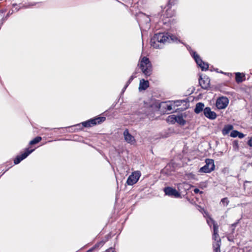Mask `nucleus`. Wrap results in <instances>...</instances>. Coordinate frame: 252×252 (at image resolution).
<instances>
[{"label":"nucleus","mask_w":252,"mask_h":252,"mask_svg":"<svg viewBox=\"0 0 252 252\" xmlns=\"http://www.w3.org/2000/svg\"><path fill=\"white\" fill-rule=\"evenodd\" d=\"M183 101L182 100H176L174 101H172L174 108L176 109V107L180 106L181 104L183 103Z\"/></svg>","instance_id":"nucleus-23"},{"label":"nucleus","mask_w":252,"mask_h":252,"mask_svg":"<svg viewBox=\"0 0 252 252\" xmlns=\"http://www.w3.org/2000/svg\"><path fill=\"white\" fill-rule=\"evenodd\" d=\"M210 221L212 222L213 225L214 233L213 235V239L215 241H217L218 240L220 239L218 234L219 226L218 224L212 218H209L207 220V222L208 225H210Z\"/></svg>","instance_id":"nucleus-8"},{"label":"nucleus","mask_w":252,"mask_h":252,"mask_svg":"<svg viewBox=\"0 0 252 252\" xmlns=\"http://www.w3.org/2000/svg\"><path fill=\"white\" fill-rule=\"evenodd\" d=\"M134 77H135V76L133 75H131L129 77L128 80L127 81V82L126 83V84L124 87L125 89H126V88L127 87V86L129 85V84L131 83V82L133 80V79H134Z\"/></svg>","instance_id":"nucleus-26"},{"label":"nucleus","mask_w":252,"mask_h":252,"mask_svg":"<svg viewBox=\"0 0 252 252\" xmlns=\"http://www.w3.org/2000/svg\"><path fill=\"white\" fill-rule=\"evenodd\" d=\"M227 239H228V240L229 241H233V238H232V237L231 236H228Z\"/></svg>","instance_id":"nucleus-39"},{"label":"nucleus","mask_w":252,"mask_h":252,"mask_svg":"<svg viewBox=\"0 0 252 252\" xmlns=\"http://www.w3.org/2000/svg\"><path fill=\"white\" fill-rule=\"evenodd\" d=\"M229 100L226 97L221 96L217 99L216 105L219 109H223L227 106Z\"/></svg>","instance_id":"nucleus-7"},{"label":"nucleus","mask_w":252,"mask_h":252,"mask_svg":"<svg viewBox=\"0 0 252 252\" xmlns=\"http://www.w3.org/2000/svg\"><path fill=\"white\" fill-rule=\"evenodd\" d=\"M140 22H144L146 24H149L151 21L150 18L144 14H142L139 17Z\"/></svg>","instance_id":"nucleus-17"},{"label":"nucleus","mask_w":252,"mask_h":252,"mask_svg":"<svg viewBox=\"0 0 252 252\" xmlns=\"http://www.w3.org/2000/svg\"><path fill=\"white\" fill-rule=\"evenodd\" d=\"M170 11V10H169V9H167V10H166V13H167V14H166V15H167V19H165V20H164L163 19H162V23H163V24H166L167 22H169V21H170V20L168 19V17H171V15H168V13H169V12Z\"/></svg>","instance_id":"nucleus-27"},{"label":"nucleus","mask_w":252,"mask_h":252,"mask_svg":"<svg viewBox=\"0 0 252 252\" xmlns=\"http://www.w3.org/2000/svg\"><path fill=\"white\" fill-rule=\"evenodd\" d=\"M214 248V252H220V248L216 249V248Z\"/></svg>","instance_id":"nucleus-38"},{"label":"nucleus","mask_w":252,"mask_h":252,"mask_svg":"<svg viewBox=\"0 0 252 252\" xmlns=\"http://www.w3.org/2000/svg\"><path fill=\"white\" fill-rule=\"evenodd\" d=\"M149 82L148 81H145L144 79H142L140 81L139 90H145L149 87Z\"/></svg>","instance_id":"nucleus-15"},{"label":"nucleus","mask_w":252,"mask_h":252,"mask_svg":"<svg viewBox=\"0 0 252 252\" xmlns=\"http://www.w3.org/2000/svg\"><path fill=\"white\" fill-rule=\"evenodd\" d=\"M106 240L105 241H101L98 243H97V244H96L95 245V246H94L95 248H98L99 247V246H103L106 242Z\"/></svg>","instance_id":"nucleus-29"},{"label":"nucleus","mask_w":252,"mask_h":252,"mask_svg":"<svg viewBox=\"0 0 252 252\" xmlns=\"http://www.w3.org/2000/svg\"><path fill=\"white\" fill-rule=\"evenodd\" d=\"M176 116L175 115L169 116L167 118V122L171 124H175L176 123Z\"/></svg>","instance_id":"nucleus-20"},{"label":"nucleus","mask_w":252,"mask_h":252,"mask_svg":"<svg viewBox=\"0 0 252 252\" xmlns=\"http://www.w3.org/2000/svg\"><path fill=\"white\" fill-rule=\"evenodd\" d=\"M193 191H194V192L195 193H198V192H200V193H202V191H200L199 189H197V188L195 189H194V190H193Z\"/></svg>","instance_id":"nucleus-37"},{"label":"nucleus","mask_w":252,"mask_h":252,"mask_svg":"<svg viewBox=\"0 0 252 252\" xmlns=\"http://www.w3.org/2000/svg\"><path fill=\"white\" fill-rule=\"evenodd\" d=\"M124 136L125 140L128 143L133 144L134 143L135 140L134 137L129 133L127 129H126L124 131Z\"/></svg>","instance_id":"nucleus-13"},{"label":"nucleus","mask_w":252,"mask_h":252,"mask_svg":"<svg viewBox=\"0 0 252 252\" xmlns=\"http://www.w3.org/2000/svg\"><path fill=\"white\" fill-rule=\"evenodd\" d=\"M105 252H114L113 248L111 247L106 250Z\"/></svg>","instance_id":"nucleus-36"},{"label":"nucleus","mask_w":252,"mask_h":252,"mask_svg":"<svg viewBox=\"0 0 252 252\" xmlns=\"http://www.w3.org/2000/svg\"><path fill=\"white\" fill-rule=\"evenodd\" d=\"M140 67L142 72L147 76H150L152 71V64L146 57L142 58L140 61Z\"/></svg>","instance_id":"nucleus-2"},{"label":"nucleus","mask_w":252,"mask_h":252,"mask_svg":"<svg viewBox=\"0 0 252 252\" xmlns=\"http://www.w3.org/2000/svg\"><path fill=\"white\" fill-rule=\"evenodd\" d=\"M233 146L235 150L238 149L239 148V144L237 141L235 140L233 143Z\"/></svg>","instance_id":"nucleus-30"},{"label":"nucleus","mask_w":252,"mask_h":252,"mask_svg":"<svg viewBox=\"0 0 252 252\" xmlns=\"http://www.w3.org/2000/svg\"><path fill=\"white\" fill-rule=\"evenodd\" d=\"M238 131L236 130H234L231 131L230 133V136L232 137H236L238 136Z\"/></svg>","instance_id":"nucleus-28"},{"label":"nucleus","mask_w":252,"mask_h":252,"mask_svg":"<svg viewBox=\"0 0 252 252\" xmlns=\"http://www.w3.org/2000/svg\"><path fill=\"white\" fill-rule=\"evenodd\" d=\"M165 108L167 111H175L177 109H174L173 107V105L172 103V102H170L166 104V106H165Z\"/></svg>","instance_id":"nucleus-21"},{"label":"nucleus","mask_w":252,"mask_h":252,"mask_svg":"<svg viewBox=\"0 0 252 252\" xmlns=\"http://www.w3.org/2000/svg\"><path fill=\"white\" fill-rule=\"evenodd\" d=\"M106 118L104 117H98L93 119H90L81 123L84 127H90L99 125L105 121Z\"/></svg>","instance_id":"nucleus-3"},{"label":"nucleus","mask_w":252,"mask_h":252,"mask_svg":"<svg viewBox=\"0 0 252 252\" xmlns=\"http://www.w3.org/2000/svg\"><path fill=\"white\" fill-rule=\"evenodd\" d=\"M190 48L189 47L188 49L190 51V54L195 61L197 65L201 68L202 71L207 70L209 67V64L207 63L204 62L195 52L190 51Z\"/></svg>","instance_id":"nucleus-4"},{"label":"nucleus","mask_w":252,"mask_h":252,"mask_svg":"<svg viewBox=\"0 0 252 252\" xmlns=\"http://www.w3.org/2000/svg\"><path fill=\"white\" fill-rule=\"evenodd\" d=\"M94 249H95L94 248V247L93 248L89 249L88 251H87V252H92Z\"/></svg>","instance_id":"nucleus-40"},{"label":"nucleus","mask_w":252,"mask_h":252,"mask_svg":"<svg viewBox=\"0 0 252 252\" xmlns=\"http://www.w3.org/2000/svg\"><path fill=\"white\" fill-rule=\"evenodd\" d=\"M139 21H140V20H139ZM139 23H139V25L140 26V24H142L143 23V22L141 23V22H140V21H139Z\"/></svg>","instance_id":"nucleus-42"},{"label":"nucleus","mask_w":252,"mask_h":252,"mask_svg":"<svg viewBox=\"0 0 252 252\" xmlns=\"http://www.w3.org/2000/svg\"><path fill=\"white\" fill-rule=\"evenodd\" d=\"M204 104L202 102H198L197 103L195 107L194 108V111L196 114H199L202 111H204Z\"/></svg>","instance_id":"nucleus-14"},{"label":"nucleus","mask_w":252,"mask_h":252,"mask_svg":"<svg viewBox=\"0 0 252 252\" xmlns=\"http://www.w3.org/2000/svg\"><path fill=\"white\" fill-rule=\"evenodd\" d=\"M176 0H169L168 4L170 5H172L175 4Z\"/></svg>","instance_id":"nucleus-34"},{"label":"nucleus","mask_w":252,"mask_h":252,"mask_svg":"<svg viewBox=\"0 0 252 252\" xmlns=\"http://www.w3.org/2000/svg\"><path fill=\"white\" fill-rule=\"evenodd\" d=\"M229 202V201L227 197L223 198L221 199L220 201V203L224 206H226Z\"/></svg>","instance_id":"nucleus-24"},{"label":"nucleus","mask_w":252,"mask_h":252,"mask_svg":"<svg viewBox=\"0 0 252 252\" xmlns=\"http://www.w3.org/2000/svg\"><path fill=\"white\" fill-rule=\"evenodd\" d=\"M220 239L218 240L213 244V248H216V249L220 248Z\"/></svg>","instance_id":"nucleus-25"},{"label":"nucleus","mask_w":252,"mask_h":252,"mask_svg":"<svg viewBox=\"0 0 252 252\" xmlns=\"http://www.w3.org/2000/svg\"><path fill=\"white\" fill-rule=\"evenodd\" d=\"M34 150H29L26 149L25 152L20 156H17L14 160V163L15 164L19 163L22 160L26 158L30 154L33 152Z\"/></svg>","instance_id":"nucleus-9"},{"label":"nucleus","mask_w":252,"mask_h":252,"mask_svg":"<svg viewBox=\"0 0 252 252\" xmlns=\"http://www.w3.org/2000/svg\"><path fill=\"white\" fill-rule=\"evenodd\" d=\"M177 40H178V39L176 41H175V42H176ZM178 41L180 42V40H178Z\"/></svg>","instance_id":"nucleus-44"},{"label":"nucleus","mask_w":252,"mask_h":252,"mask_svg":"<svg viewBox=\"0 0 252 252\" xmlns=\"http://www.w3.org/2000/svg\"><path fill=\"white\" fill-rule=\"evenodd\" d=\"M164 191L166 195L170 196H174L178 198L180 197V193L175 189L171 187H166L164 189Z\"/></svg>","instance_id":"nucleus-10"},{"label":"nucleus","mask_w":252,"mask_h":252,"mask_svg":"<svg viewBox=\"0 0 252 252\" xmlns=\"http://www.w3.org/2000/svg\"><path fill=\"white\" fill-rule=\"evenodd\" d=\"M126 89H124V88L123 89V92H124L125 91Z\"/></svg>","instance_id":"nucleus-43"},{"label":"nucleus","mask_w":252,"mask_h":252,"mask_svg":"<svg viewBox=\"0 0 252 252\" xmlns=\"http://www.w3.org/2000/svg\"><path fill=\"white\" fill-rule=\"evenodd\" d=\"M176 123L183 126L186 124V121L182 115H178L176 116Z\"/></svg>","instance_id":"nucleus-18"},{"label":"nucleus","mask_w":252,"mask_h":252,"mask_svg":"<svg viewBox=\"0 0 252 252\" xmlns=\"http://www.w3.org/2000/svg\"><path fill=\"white\" fill-rule=\"evenodd\" d=\"M237 224V223H234L231 225V228L232 229V232L234 231L235 228Z\"/></svg>","instance_id":"nucleus-32"},{"label":"nucleus","mask_w":252,"mask_h":252,"mask_svg":"<svg viewBox=\"0 0 252 252\" xmlns=\"http://www.w3.org/2000/svg\"><path fill=\"white\" fill-rule=\"evenodd\" d=\"M205 165L201 167L200 171L204 173H210L215 168L214 161L212 159H206Z\"/></svg>","instance_id":"nucleus-5"},{"label":"nucleus","mask_w":252,"mask_h":252,"mask_svg":"<svg viewBox=\"0 0 252 252\" xmlns=\"http://www.w3.org/2000/svg\"><path fill=\"white\" fill-rule=\"evenodd\" d=\"M242 74L240 72H237L235 73V80L237 83H241L243 82ZM244 77V75H243Z\"/></svg>","instance_id":"nucleus-19"},{"label":"nucleus","mask_w":252,"mask_h":252,"mask_svg":"<svg viewBox=\"0 0 252 252\" xmlns=\"http://www.w3.org/2000/svg\"><path fill=\"white\" fill-rule=\"evenodd\" d=\"M42 139V138L40 136H37L36 137H35L33 140H31L30 142V145H34V144H35L37 143H38L39 142H40Z\"/></svg>","instance_id":"nucleus-22"},{"label":"nucleus","mask_w":252,"mask_h":252,"mask_svg":"<svg viewBox=\"0 0 252 252\" xmlns=\"http://www.w3.org/2000/svg\"><path fill=\"white\" fill-rule=\"evenodd\" d=\"M141 172L139 171L133 172L128 177L126 184L129 186H132L136 184L141 176Z\"/></svg>","instance_id":"nucleus-6"},{"label":"nucleus","mask_w":252,"mask_h":252,"mask_svg":"<svg viewBox=\"0 0 252 252\" xmlns=\"http://www.w3.org/2000/svg\"><path fill=\"white\" fill-rule=\"evenodd\" d=\"M233 129V126L232 125H227L224 126L222 130V133L223 135H226Z\"/></svg>","instance_id":"nucleus-16"},{"label":"nucleus","mask_w":252,"mask_h":252,"mask_svg":"<svg viewBox=\"0 0 252 252\" xmlns=\"http://www.w3.org/2000/svg\"><path fill=\"white\" fill-rule=\"evenodd\" d=\"M177 40V37L168 33H158L151 39V45L155 48L160 49L166 43L173 42Z\"/></svg>","instance_id":"nucleus-1"},{"label":"nucleus","mask_w":252,"mask_h":252,"mask_svg":"<svg viewBox=\"0 0 252 252\" xmlns=\"http://www.w3.org/2000/svg\"><path fill=\"white\" fill-rule=\"evenodd\" d=\"M210 80L207 76H205L203 77H200L199 83L201 87L205 90L207 89L210 86Z\"/></svg>","instance_id":"nucleus-11"},{"label":"nucleus","mask_w":252,"mask_h":252,"mask_svg":"<svg viewBox=\"0 0 252 252\" xmlns=\"http://www.w3.org/2000/svg\"><path fill=\"white\" fill-rule=\"evenodd\" d=\"M213 224V223L212 221H210V225H209L210 226H211V225Z\"/></svg>","instance_id":"nucleus-41"},{"label":"nucleus","mask_w":252,"mask_h":252,"mask_svg":"<svg viewBox=\"0 0 252 252\" xmlns=\"http://www.w3.org/2000/svg\"><path fill=\"white\" fill-rule=\"evenodd\" d=\"M35 4H36V3H31L29 5H24L23 7H24L25 8H29V7H30L31 6H33V5H35Z\"/></svg>","instance_id":"nucleus-35"},{"label":"nucleus","mask_w":252,"mask_h":252,"mask_svg":"<svg viewBox=\"0 0 252 252\" xmlns=\"http://www.w3.org/2000/svg\"><path fill=\"white\" fill-rule=\"evenodd\" d=\"M247 144L251 147H252V136L249 138L247 142Z\"/></svg>","instance_id":"nucleus-31"},{"label":"nucleus","mask_w":252,"mask_h":252,"mask_svg":"<svg viewBox=\"0 0 252 252\" xmlns=\"http://www.w3.org/2000/svg\"><path fill=\"white\" fill-rule=\"evenodd\" d=\"M239 138H243L245 137V135L241 133V132H240L239 131H238V136Z\"/></svg>","instance_id":"nucleus-33"},{"label":"nucleus","mask_w":252,"mask_h":252,"mask_svg":"<svg viewBox=\"0 0 252 252\" xmlns=\"http://www.w3.org/2000/svg\"><path fill=\"white\" fill-rule=\"evenodd\" d=\"M204 115L207 118L210 120H214L217 117L216 113L211 111V109L210 107H206L204 109Z\"/></svg>","instance_id":"nucleus-12"}]
</instances>
